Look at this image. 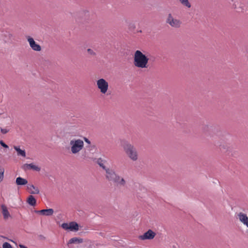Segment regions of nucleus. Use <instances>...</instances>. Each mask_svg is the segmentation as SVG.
<instances>
[{
	"instance_id": "1",
	"label": "nucleus",
	"mask_w": 248,
	"mask_h": 248,
	"mask_svg": "<svg viewBox=\"0 0 248 248\" xmlns=\"http://www.w3.org/2000/svg\"><path fill=\"white\" fill-rule=\"evenodd\" d=\"M149 59L140 50H136L134 56V64L140 68H146L148 67V61Z\"/></svg>"
},
{
	"instance_id": "2",
	"label": "nucleus",
	"mask_w": 248,
	"mask_h": 248,
	"mask_svg": "<svg viewBox=\"0 0 248 248\" xmlns=\"http://www.w3.org/2000/svg\"><path fill=\"white\" fill-rule=\"evenodd\" d=\"M121 145L127 156L132 161H135L138 159V155L136 148L127 141L124 140Z\"/></svg>"
},
{
	"instance_id": "3",
	"label": "nucleus",
	"mask_w": 248,
	"mask_h": 248,
	"mask_svg": "<svg viewBox=\"0 0 248 248\" xmlns=\"http://www.w3.org/2000/svg\"><path fill=\"white\" fill-rule=\"evenodd\" d=\"M105 171L106 173V178L108 181L112 182L122 186H125L126 184L125 180L123 178H121L119 175L116 174L114 170L107 168Z\"/></svg>"
},
{
	"instance_id": "4",
	"label": "nucleus",
	"mask_w": 248,
	"mask_h": 248,
	"mask_svg": "<svg viewBox=\"0 0 248 248\" xmlns=\"http://www.w3.org/2000/svg\"><path fill=\"white\" fill-rule=\"evenodd\" d=\"M71 152L73 154H76L81 151L84 147V142L80 139L72 140L70 142Z\"/></svg>"
},
{
	"instance_id": "5",
	"label": "nucleus",
	"mask_w": 248,
	"mask_h": 248,
	"mask_svg": "<svg viewBox=\"0 0 248 248\" xmlns=\"http://www.w3.org/2000/svg\"><path fill=\"white\" fill-rule=\"evenodd\" d=\"M76 20L82 23H87L91 20V16L88 10H84L77 13Z\"/></svg>"
},
{
	"instance_id": "6",
	"label": "nucleus",
	"mask_w": 248,
	"mask_h": 248,
	"mask_svg": "<svg viewBox=\"0 0 248 248\" xmlns=\"http://www.w3.org/2000/svg\"><path fill=\"white\" fill-rule=\"evenodd\" d=\"M223 136V132L219 126L217 125H212L211 128L210 138L214 140L220 139Z\"/></svg>"
},
{
	"instance_id": "7",
	"label": "nucleus",
	"mask_w": 248,
	"mask_h": 248,
	"mask_svg": "<svg viewBox=\"0 0 248 248\" xmlns=\"http://www.w3.org/2000/svg\"><path fill=\"white\" fill-rule=\"evenodd\" d=\"M166 22L174 28H179L182 25V22L179 19L174 18L170 13L168 14Z\"/></svg>"
},
{
	"instance_id": "8",
	"label": "nucleus",
	"mask_w": 248,
	"mask_h": 248,
	"mask_svg": "<svg viewBox=\"0 0 248 248\" xmlns=\"http://www.w3.org/2000/svg\"><path fill=\"white\" fill-rule=\"evenodd\" d=\"M96 85L102 93L105 94L107 92L108 83L105 79L100 78L97 80Z\"/></svg>"
},
{
	"instance_id": "9",
	"label": "nucleus",
	"mask_w": 248,
	"mask_h": 248,
	"mask_svg": "<svg viewBox=\"0 0 248 248\" xmlns=\"http://www.w3.org/2000/svg\"><path fill=\"white\" fill-rule=\"evenodd\" d=\"M26 38L32 49L36 51L41 50V46L39 44H36L33 38L30 36H27Z\"/></svg>"
},
{
	"instance_id": "10",
	"label": "nucleus",
	"mask_w": 248,
	"mask_h": 248,
	"mask_svg": "<svg viewBox=\"0 0 248 248\" xmlns=\"http://www.w3.org/2000/svg\"><path fill=\"white\" fill-rule=\"evenodd\" d=\"M156 233L152 230L149 229L143 235H140L139 238L140 240L153 239L155 236Z\"/></svg>"
},
{
	"instance_id": "11",
	"label": "nucleus",
	"mask_w": 248,
	"mask_h": 248,
	"mask_svg": "<svg viewBox=\"0 0 248 248\" xmlns=\"http://www.w3.org/2000/svg\"><path fill=\"white\" fill-rule=\"evenodd\" d=\"M36 213H39L42 215L46 216H50L54 213V210L52 208L43 209L41 210H35Z\"/></svg>"
},
{
	"instance_id": "12",
	"label": "nucleus",
	"mask_w": 248,
	"mask_h": 248,
	"mask_svg": "<svg viewBox=\"0 0 248 248\" xmlns=\"http://www.w3.org/2000/svg\"><path fill=\"white\" fill-rule=\"evenodd\" d=\"M211 128V125L207 124H203L201 127L202 132L205 136L210 137Z\"/></svg>"
},
{
	"instance_id": "13",
	"label": "nucleus",
	"mask_w": 248,
	"mask_h": 248,
	"mask_svg": "<svg viewBox=\"0 0 248 248\" xmlns=\"http://www.w3.org/2000/svg\"><path fill=\"white\" fill-rule=\"evenodd\" d=\"M22 169L25 170L32 169L37 171H39L41 170L40 167L34 165L33 163L25 164L23 165Z\"/></svg>"
},
{
	"instance_id": "14",
	"label": "nucleus",
	"mask_w": 248,
	"mask_h": 248,
	"mask_svg": "<svg viewBox=\"0 0 248 248\" xmlns=\"http://www.w3.org/2000/svg\"><path fill=\"white\" fill-rule=\"evenodd\" d=\"M238 216L239 220L247 226L248 223V217L247 215L241 212L238 214Z\"/></svg>"
},
{
	"instance_id": "15",
	"label": "nucleus",
	"mask_w": 248,
	"mask_h": 248,
	"mask_svg": "<svg viewBox=\"0 0 248 248\" xmlns=\"http://www.w3.org/2000/svg\"><path fill=\"white\" fill-rule=\"evenodd\" d=\"M1 208L2 209V213L3 216V218L4 219H7L9 217H10L9 212L8 211L7 207L4 204L1 205Z\"/></svg>"
},
{
	"instance_id": "16",
	"label": "nucleus",
	"mask_w": 248,
	"mask_h": 248,
	"mask_svg": "<svg viewBox=\"0 0 248 248\" xmlns=\"http://www.w3.org/2000/svg\"><path fill=\"white\" fill-rule=\"evenodd\" d=\"M16 183L18 186H24L28 184V181L21 177L16 178Z\"/></svg>"
},
{
	"instance_id": "17",
	"label": "nucleus",
	"mask_w": 248,
	"mask_h": 248,
	"mask_svg": "<svg viewBox=\"0 0 248 248\" xmlns=\"http://www.w3.org/2000/svg\"><path fill=\"white\" fill-rule=\"evenodd\" d=\"M79 230V225L76 222L72 221L70 222L69 230L71 231L77 232Z\"/></svg>"
},
{
	"instance_id": "18",
	"label": "nucleus",
	"mask_w": 248,
	"mask_h": 248,
	"mask_svg": "<svg viewBox=\"0 0 248 248\" xmlns=\"http://www.w3.org/2000/svg\"><path fill=\"white\" fill-rule=\"evenodd\" d=\"M77 127V124H74L73 125H71L69 123H67L65 126V129L69 131V133L74 134L75 133V131L76 130V128Z\"/></svg>"
},
{
	"instance_id": "19",
	"label": "nucleus",
	"mask_w": 248,
	"mask_h": 248,
	"mask_svg": "<svg viewBox=\"0 0 248 248\" xmlns=\"http://www.w3.org/2000/svg\"><path fill=\"white\" fill-rule=\"evenodd\" d=\"M14 148L17 152V155L26 157V152L24 150H21L19 146H14Z\"/></svg>"
},
{
	"instance_id": "20",
	"label": "nucleus",
	"mask_w": 248,
	"mask_h": 248,
	"mask_svg": "<svg viewBox=\"0 0 248 248\" xmlns=\"http://www.w3.org/2000/svg\"><path fill=\"white\" fill-rule=\"evenodd\" d=\"M28 203L32 206H34L36 204V200L32 195H30L27 200Z\"/></svg>"
},
{
	"instance_id": "21",
	"label": "nucleus",
	"mask_w": 248,
	"mask_h": 248,
	"mask_svg": "<svg viewBox=\"0 0 248 248\" xmlns=\"http://www.w3.org/2000/svg\"><path fill=\"white\" fill-rule=\"evenodd\" d=\"M83 242V240L82 238H79L78 237H73L70 239L68 242V244H74V243H82Z\"/></svg>"
},
{
	"instance_id": "22",
	"label": "nucleus",
	"mask_w": 248,
	"mask_h": 248,
	"mask_svg": "<svg viewBox=\"0 0 248 248\" xmlns=\"http://www.w3.org/2000/svg\"><path fill=\"white\" fill-rule=\"evenodd\" d=\"M218 146L220 150L224 153L226 152L229 149L228 146L225 143H222L218 145Z\"/></svg>"
},
{
	"instance_id": "23",
	"label": "nucleus",
	"mask_w": 248,
	"mask_h": 248,
	"mask_svg": "<svg viewBox=\"0 0 248 248\" xmlns=\"http://www.w3.org/2000/svg\"><path fill=\"white\" fill-rule=\"evenodd\" d=\"M104 160L101 158H99L97 160V163L104 170H106L107 168L103 164Z\"/></svg>"
},
{
	"instance_id": "24",
	"label": "nucleus",
	"mask_w": 248,
	"mask_h": 248,
	"mask_svg": "<svg viewBox=\"0 0 248 248\" xmlns=\"http://www.w3.org/2000/svg\"><path fill=\"white\" fill-rule=\"evenodd\" d=\"M180 2L183 5L187 8H190L191 5L188 0H179Z\"/></svg>"
},
{
	"instance_id": "25",
	"label": "nucleus",
	"mask_w": 248,
	"mask_h": 248,
	"mask_svg": "<svg viewBox=\"0 0 248 248\" xmlns=\"http://www.w3.org/2000/svg\"><path fill=\"white\" fill-rule=\"evenodd\" d=\"M28 189L34 188V191H32L31 193L32 194H38L39 193V190L37 187H36L34 185H31L30 186H28Z\"/></svg>"
},
{
	"instance_id": "26",
	"label": "nucleus",
	"mask_w": 248,
	"mask_h": 248,
	"mask_svg": "<svg viewBox=\"0 0 248 248\" xmlns=\"http://www.w3.org/2000/svg\"><path fill=\"white\" fill-rule=\"evenodd\" d=\"M4 169L0 166V183L3 180L4 177Z\"/></svg>"
},
{
	"instance_id": "27",
	"label": "nucleus",
	"mask_w": 248,
	"mask_h": 248,
	"mask_svg": "<svg viewBox=\"0 0 248 248\" xmlns=\"http://www.w3.org/2000/svg\"><path fill=\"white\" fill-rule=\"evenodd\" d=\"M87 51L89 55L92 56H95L96 55V53L92 49L88 48Z\"/></svg>"
},
{
	"instance_id": "28",
	"label": "nucleus",
	"mask_w": 248,
	"mask_h": 248,
	"mask_svg": "<svg viewBox=\"0 0 248 248\" xmlns=\"http://www.w3.org/2000/svg\"><path fill=\"white\" fill-rule=\"evenodd\" d=\"M69 226L70 223L69 224L67 223H63L61 225V227L65 230H69Z\"/></svg>"
},
{
	"instance_id": "29",
	"label": "nucleus",
	"mask_w": 248,
	"mask_h": 248,
	"mask_svg": "<svg viewBox=\"0 0 248 248\" xmlns=\"http://www.w3.org/2000/svg\"><path fill=\"white\" fill-rule=\"evenodd\" d=\"M3 248H12L11 245L8 242H5L2 245Z\"/></svg>"
},
{
	"instance_id": "30",
	"label": "nucleus",
	"mask_w": 248,
	"mask_h": 248,
	"mask_svg": "<svg viewBox=\"0 0 248 248\" xmlns=\"http://www.w3.org/2000/svg\"><path fill=\"white\" fill-rule=\"evenodd\" d=\"M0 144L4 148H8V146L6 144H5L2 140H0Z\"/></svg>"
},
{
	"instance_id": "31",
	"label": "nucleus",
	"mask_w": 248,
	"mask_h": 248,
	"mask_svg": "<svg viewBox=\"0 0 248 248\" xmlns=\"http://www.w3.org/2000/svg\"><path fill=\"white\" fill-rule=\"evenodd\" d=\"M0 131H1V132L2 134H6L7 133H8L9 132V130L6 129V128H0Z\"/></svg>"
},
{
	"instance_id": "32",
	"label": "nucleus",
	"mask_w": 248,
	"mask_h": 248,
	"mask_svg": "<svg viewBox=\"0 0 248 248\" xmlns=\"http://www.w3.org/2000/svg\"><path fill=\"white\" fill-rule=\"evenodd\" d=\"M84 140L85 141L86 143H87L88 144H91V141H90V140L84 137Z\"/></svg>"
},
{
	"instance_id": "33",
	"label": "nucleus",
	"mask_w": 248,
	"mask_h": 248,
	"mask_svg": "<svg viewBox=\"0 0 248 248\" xmlns=\"http://www.w3.org/2000/svg\"><path fill=\"white\" fill-rule=\"evenodd\" d=\"M8 36V38H10V39H11V38H12L13 37V34H11V33H9L8 34V36Z\"/></svg>"
},
{
	"instance_id": "34",
	"label": "nucleus",
	"mask_w": 248,
	"mask_h": 248,
	"mask_svg": "<svg viewBox=\"0 0 248 248\" xmlns=\"http://www.w3.org/2000/svg\"><path fill=\"white\" fill-rule=\"evenodd\" d=\"M20 248H28L27 247L25 246L24 245H21V244H20L19 245Z\"/></svg>"
},
{
	"instance_id": "35",
	"label": "nucleus",
	"mask_w": 248,
	"mask_h": 248,
	"mask_svg": "<svg viewBox=\"0 0 248 248\" xmlns=\"http://www.w3.org/2000/svg\"><path fill=\"white\" fill-rule=\"evenodd\" d=\"M39 238L41 239H45V237L43 235H40L39 236Z\"/></svg>"
},
{
	"instance_id": "36",
	"label": "nucleus",
	"mask_w": 248,
	"mask_h": 248,
	"mask_svg": "<svg viewBox=\"0 0 248 248\" xmlns=\"http://www.w3.org/2000/svg\"><path fill=\"white\" fill-rule=\"evenodd\" d=\"M8 240H9V241H12V242H14V243H15V242H14V241H13L12 240H11V239H8Z\"/></svg>"
},
{
	"instance_id": "37",
	"label": "nucleus",
	"mask_w": 248,
	"mask_h": 248,
	"mask_svg": "<svg viewBox=\"0 0 248 248\" xmlns=\"http://www.w3.org/2000/svg\"><path fill=\"white\" fill-rule=\"evenodd\" d=\"M248 228V225H247V226Z\"/></svg>"
}]
</instances>
